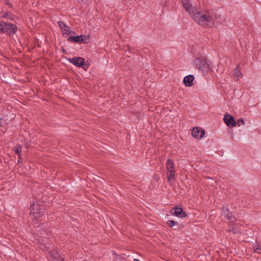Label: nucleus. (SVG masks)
Wrapping results in <instances>:
<instances>
[{"instance_id": "nucleus-1", "label": "nucleus", "mask_w": 261, "mask_h": 261, "mask_svg": "<svg viewBox=\"0 0 261 261\" xmlns=\"http://www.w3.org/2000/svg\"><path fill=\"white\" fill-rule=\"evenodd\" d=\"M186 11L199 25L204 28H217L221 22L220 16L211 11H197L192 5L190 9Z\"/></svg>"}, {"instance_id": "nucleus-2", "label": "nucleus", "mask_w": 261, "mask_h": 261, "mask_svg": "<svg viewBox=\"0 0 261 261\" xmlns=\"http://www.w3.org/2000/svg\"><path fill=\"white\" fill-rule=\"evenodd\" d=\"M193 66L203 73H207L210 69V61L205 57H197L193 61Z\"/></svg>"}, {"instance_id": "nucleus-3", "label": "nucleus", "mask_w": 261, "mask_h": 261, "mask_svg": "<svg viewBox=\"0 0 261 261\" xmlns=\"http://www.w3.org/2000/svg\"><path fill=\"white\" fill-rule=\"evenodd\" d=\"M17 31V28L15 24L10 22H6L4 21L0 22V32L2 33H7L9 35H13Z\"/></svg>"}, {"instance_id": "nucleus-4", "label": "nucleus", "mask_w": 261, "mask_h": 261, "mask_svg": "<svg viewBox=\"0 0 261 261\" xmlns=\"http://www.w3.org/2000/svg\"><path fill=\"white\" fill-rule=\"evenodd\" d=\"M166 167L167 170L166 176L168 180L170 181L174 179L175 176V169L173 161L170 159L167 160L166 163Z\"/></svg>"}, {"instance_id": "nucleus-5", "label": "nucleus", "mask_w": 261, "mask_h": 261, "mask_svg": "<svg viewBox=\"0 0 261 261\" xmlns=\"http://www.w3.org/2000/svg\"><path fill=\"white\" fill-rule=\"evenodd\" d=\"M70 63L79 67H83L85 70H87V66L85 64V59L82 57H74L71 59H68Z\"/></svg>"}, {"instance_id": "nucleus-6", "label": "nucleus", "mask_w": 261, "mask_h": 261, "mask_svg": "<svg viewBox=\"0 0 261 261\" xmlns=\"http://www.w3.org/2000/svg\"><path fill=\"white\" fill-rule=\"evenodd\" d=\"M87 36L86 35H78V36H69L68 37L67 40L69 42H76V43H80L82 42L84 43H87V42L86 41Z\"/></svg>"}, {"instance_id": "nucleus-7", "label": "nucleus", "mask_w": 261, "mask_h": 261, "mask_svg": "<svg viewBox=\"0 0 261 261\" xmlns=\"http://www.w3.org/2000/svg\"><path fill=\"white\" fill-rule=\"evenodd\" d=\"M170 212L172 215L178 218H182L187 216V214L184 211L182 208L178 207L177 206L172 208Z\"/></svg>"}, {"instance_id": "nucleus-8", "label": "nucleus", "mask_w": 261, "mask_h": 261, "mask_svg": "<svg viewBox=\"0 0 261 261\" xmlns=\"http://www.w3.org/2000/svg\"><path fill=\"white\" fill-rule=\"evenodd\" d=\"M223 120L226 125L230 127H234L237 125V122L233 117L230 114H226L224 116Z\"/></svg>"}, {"instance_id": "nucleus-9", "label": "nucleus", "mask_w": 261, "mask_h": 261, "mask_svg": "<svg viewBox=\"0 0 261 261\" xmlns=\"http://www.w3.org/2000/svg\"><path fill=\"white\" fill-rule=\"evenodd\" d=\"M205 132L203 129H199L198 127L194 128L192 132V136L196 139H200L204 135Z\"/></svg>"}, {"instance_id": "nucleus-10", "label": "nucleus", "mask_w": 261, "mask_h": 261, "mask_svg": "<svg viewBox=\"0 0 261 261\" xmlns=\"http://www.w3.org/2000/svg\"><path fill=\"white\" fill-rule=\"evenodd\" d=\"M194 76L193 75L190 74L185 76L183 80L184 83L186 86L191 87L193 85Z\"/></svg>"}, {"instance_id": "nucleus-11", "label": "nucleus", "mask_w": 261, "mask_h": 261, "mask_svg": "<svg viewBox=\"0 0 261 261\" xmlns=\"http://www.w3.org/2000/svg\"><path fill=\"white\" fill-rule=\"evenodd\" d=\"M223 214L228 220L233 221L234 217L232 216V213L228 210L227 206L223 207Z\"/></svg>"}, {"instance_id": "nucleus-12", "label": "nucleus", "mask_w": 261, "mask_h": 261, "mask_svg": "<svg viewBox=\"0 0 261 261\" xmlns=\"http://www.w3.org/2000/svg\"><path fill=\"white\" fill-rule=\"evenodd\" d=\"M183 7L185 8V10H189L191 8V4L190 3V0H181Z\"/></svg>"}, {"instance_id": "nucleus-13", "label": "nucleus", "mask_w": 261, "mask_h": 261, "mask_svg": "<svg viewBox=\"0 0 261 261\" xmlns=\"http://www.w3.org/2000/svg\"><path fill=\"white\" fill-rule=\"evenodd\" d=\"M48 253L50 256L56 259H59L60 257V255L56 249H54V250H49Z\"/></svg>"}, {"instance_id": "nucleus-14", "label": "nucleus", "mask_w": 261, "mask_h": 261, "mask_svg": "<svg viewBox=\"0 0 261 261\" xmlns=\"http://www.w3.org/2000/svg\"><path fill=\"white\" fill-rule=\"evenodd\" d=\"M233 76L239 79L240 77H242V73L239 68L238 66L234 69L233 73Z\"/></svg>"}, {"instance_id": "nucleus-15", "label": "nucleus", "mask_w": 261, "mask_h": 261, "mask_svg": "<svg viewBox=\"0 0 261 261\" xmlns=\"http://www.w3.org/2000/svg\"><path fill=\"white\" fill-rule=\"evenodd\" d=\"M61 30L62 31L63 35H69L72 33L71 31L70 30V27L67 24L63 29H62Z\"/></svg>"}, {"instance_id": "nucleus-16", "label": "nucleus", "mask_w": 261, "mask_h": 261, "mask_svg": "<svg viewBox=\"0 0 261 261\" xmlns=\"http://www.w3.org/2000/svg\"><path fill=\"white\" fill-rule=\"evenodd\" d=\"M21 146L19 145H16L14 148V150L15 151V153H16L18 155V157H20L21 156Z\"/></svg>"}, {"instance_id": "nucleus-17", "label": "nucleus", "mask_w": 261, "mask_h": 261, "mask_svg": "<svg viewBox=\"0 0 261 261\" xmlns=\"http://www.w3.org/2000/svg\"><path fill=\"white\" fill-rule=\"evenodd\" d=\"M167 224L170 227H173L175 226L178 225V223L173 220H168L167 222Z\"/></svg>"}, {"instance_id": "nucleus-18", "label": "nucleus", "mask_w": 261, "mask_h": 261, "mask_svg": "<svg viewBox=\"0 0 261 261\" xmlns=\"http://www.w3.org/2000/svg\"><path fill=\"white\" fill-rule=\"evenodd\" d=\"M36 206H37V205H36L34 204H33L31 205V212H30L31 214H39V212L37 210L36 211L35 210V208Z\"/></svg>"}, {"instance_id": "nucleus-19", "label": "nucleus", "mask_w": 261, "mask_h": 261, "mask_svg": "<svg viewBox=\"0 0 261 261\" xmlns=\"http://www.w3.org/2000/svg\"><path fill=\"white\" fill-rule=\"evenodd\" d=\"M236 122H237V125H238V126L244 125L245 124L244 119L242 118H239Z\"/></svg>"}, {"instance_id": "nucleus-20", "label": "nucleus", "mask_w": 261, "mask_h": 261, "mask_svg": "<svg viewBox=\"0 0 261 261\" xmlns=\"http://www.w3.org/2000/svg\"><path fill=\"white\" fill-rule=\"evenodd\" d=\"M58 24L61 30L66 25L64 22L62 21H59L58 22Z\"/></svg>"}, {"instance_id": "nucleus-21", "label": "nucleus", "mask_w": 261, "mask_h": 261, "mask_svg": "<svg viewBox=\"0 0 261 261\" xmlns=\"http://www.w3.org/2000/svg\"><path fill=\"white\" fill-rule=\"evenodd\" d=\"M5 4L7 6H8L9 7H12V5L11 4V3L9 1H6V2H5Z\"/></svg>"}, {"instance_id": "nucleus-22", "label": "nucleus", "mask_w": 261, "mask_h": 261, "mask_svg": "<svg viewBox=\"0 0 261 261\" xmlns=\"http://www.w3.org/2000/svg\"><path fill=\"white\" fill-rule=\"evenodd\" d=\"M9 15L8 13L6 12L5 14L0 15V17L6 18Z\"/></svg>"}, {"instance_id": "nucleus-23", "label": "nucleus", "mask_w": 261, "mask_h": 261, "mask_svg": "<svg viewBox=\"0 0 261 261\" xmlns=\"http://www.w3.org/2000/svg\"><path fill=\"white\" fill-rule=\"evenodd\" d=\"M255 251L256 252H257L258 253H261V249H260L259 248H257L256 250H255Z\"/></svg>"}, {"instance_id": "nucleus-24", "label": "nucleus", "mask_w": 261, "mask_h": 261, "mask_svg": "<svg viewBox=\"0 0 261 261\" xmlns=\"http://www.w3.org/2000/svg\"><path fill=\"white\" fill-rule=\"evenodd\" d=\"M89 0H79V2H83V3H85V2H87Z\"/></svg>"}, {"instance_id": "nucleus-25", "label": "nucleus", "mask_w": 261, "mask_h": 261, "mask_svg": "<svg viewBox=\"0 0 261 261\" xmlns=\"http://www.w3.org/2000/svg\"><path fill=\"white\" fill-rule=\"evenodd\" d=\"M20 160H21V156L20 157V158H19V159H18V163H19V162H21V161H20Z\"/></svg>"}, {"instance_id": "nucleus-26", "label": "nucleus", "mask_w": 261, "mask_h": 261, "mask_svg": "<svg viewBox=\"0 0 261 261\" xmlns=\"http://www.w3.org/2000/svg\"><path fill=\"white\" fill-rule=\"evenodd\" d=\"M134 261H140V260L138 259H134Z\"/></svg>"}]
</instances>
